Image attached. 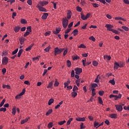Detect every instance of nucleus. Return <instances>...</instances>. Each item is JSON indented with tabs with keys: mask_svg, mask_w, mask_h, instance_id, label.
Instances as JSON below:
<instances>
[{
	"mask_svg": "<svg viewBox=\"0 0 129 129\" xmlns=\"http://www.w3.org/2000/svg\"><path fill=\"white\" fill-rule=\"evenodd\" d=\"M69 22V21L67 19V18L66 17L65 18L62 19V27L64 29H66L67 28V26H68V23Z\"/></svg>",
	"mask_w": 129,
	"mask_h": 129,
	"instance_id": "1",
	"label": "nucleus"
},
{
	"mask_svg": "<svg viewBox=\"0 0 129 129\" xmlns=\"http://www.w3.org/2000/svg\"><path fill=\"white\" fill-rule=\"evenodd\" d=\"M9 63V58L7 56H5L2 59V64L3 65H7Z\"/></svg>",
	"mask_w": 129,
	"mask_h": 129,
	"instance_id": "2",
	"label": "nucleus"
},
{
	"mask_svg": "<svg viewBox=\"0 0 129 129\" xmlns=\"http://www.w3.org/2000/svg\"><path fill=\"white\" fill-rule=\"evenodd\" d=\"M75 71L76 72V74L80 75L82 73V69L80 68H76L75 69Z\"/></svg>",
	"mask_w": 129,
	"mask_h": 129,
	"instance_id": "3",
	"label": "nucleus"
},
{
	"mask_svg": "<svg viewBox=\"0 0 129 129\" xmlns=\"http://www.w3.org/2000/svg\"><path fill=\"white\" fill-rule=\"evenodd\" d=\"M36 8H37V9H38V10L40 12H47V10H46V9H45L44 8H43L42 6H40V5L39 4H38L37 5Z\"/></svg>",
	"mask_w": 129,
	"mask_h": 129,
	"instance_id": "4",
	"label": "nucleus"
},
{
	"mask_svg": "<svg viewBox=\"0 0 129 129\" xmlns=\"http://www.w3.org/2000/svg\"><path fill=\"white\" fill-rule=\"evenodd\" d=\"M48 4H49L48 2L47 1H40L39 3V6L40 7H44V6H46V5H48Z\"/></svg>",
	"mask_w": 129,
	"mask_h": 129,
	"instance_id": "5",
	"label": "nucleus"
},
{
	"mask_svg": "<svg viewBox=\"0 0 129 129\" xmlns=\"http://www.w3.org/2000/svg\"><path fill=\"white\" fill-rule=\"evenodd\" d=\"M115 106L116 107V110H117L118 111H122L123 108H122V106H121V105L116 104L115 105Z\"/></svg>",
	"mask_w": 129,
	"mask_h": 129,
	"instance_id": "6",
	"label": "nucleus"
},
{
	"mask_svg": "<svg viewBox=\"0 0 129 129\" xmlns=\"http://www.w3.org/2000/svg\"><path fill=\"white\" fill-rule=\"evenodd\" d=\"M60 49H59L58 47H56L55 48H54V55L55 56H56L57 55H58V54H60Z\"/></svg>",
	"mask_w": 129,
	"mask_h": 129,
	"instance_id": "7",
	"label": "nucleus"
},
{
	"mask_svg": "<svg viewBox=\"0 0 129 129\" xmlns=\"http://www.w3.org/2000/svg\"><path fill=\"white\" fill-rule=\"evenodd\" d=\"M105 28H107V31H110V30H112L111 29L113 28V26L110 24H106Z\"/></svg>",
	"mask_w": 129,
	"mask_h": 129,
	"instance_id": "8",
	"label": "nucleus"
},
{
	"mask_svg": "<svg viewBox=\"0 0 129 129\" xmlns=\"http://www.w3.org/2000/svg\"><path fill=\"white\" fill-rule=\"evenodd\" d=\"M61 32V28H56L55 31H52V32L54 35H57V34H59Z\"/></svg>",
	"mask_w": 129,
	"mask_h": 129,
	"instance_id": "9",
	"label": "nucleus"
},
{
	"mask_svg": "<svg viewBox=\"0 0 129 129\" xmlns=\"http://www.w3.org/2000/svg\"><path fill=\"white\" fill-rule=\"evenodd\" d=\"M76 120L77 121H85V117H79V118H76Z\"/></svg>",
	"mask_w": 129,
	"mask_h": 129,
	"instance_id": "10",
	"label": "nucleus"
},
{
	"mask_svg": "<svg viewBox=\"0 0 129 129\" xmlns=\"http://www.w3.org/2000/svg\"><path fill=\"white\" fill-rule=\"evenodd\" d=\"M48 16H49V14L48 13H44V14L42 16V20H46L47 18L48 17Z\"/></svg>",
	"mask_w": 129,
	"mask_h": 129,
	"instance_id": "11",
	"label": "nucleus"
},
{
	"mask_svg": "<svg viewBox=\"0 0 129 129\" xmlns=\"http://www.w3.org/2000/svg\"><path fill=\"white\" fill-rule=\"evenodd\" d=\"M72 15V12H71V11H69L67 14V19H68L69 20H70V19H71Z\"/></svg>",
	"mask_w": 129,
	"mask_h": 129,
	"instance_id": "12",
	"label": "nucleus"
},
{
	"mask_svg": "<svg viewBox=\"0 0 129 129\" xmlns=\"http://www.w3.org/2000/svg\"><path fill=\"white\" fill-rule=\"evenodd\" d=\"M33 46H34V44H31L29 46L26 48L25 51H30V50L32 49V48H33Z\"/></svg>",
	"mask_w": 129,
	"mask_h": 129,
	"instance_id": "13",
	"label": "nucleus"
},
{
	"mask_svg": "<svg viewBox=\"0 0 129 129\" xmlns=\"http://www.w3.org/2000/svg\"><path fill=\"white\" fill-rule=\"evenodd\" d=\"M21 30V27L20 26H16L14 28V31L15 33H18Z\"/></svg>",
	"mask_w": 129,
	"mask_h": 129,
	"instance_id": "14",
	"label": "nucleus"
},
{
	"mask_svg": "<svg viewBox=\"0 0 129 129\" xmlns=\"http://www.w3.org/2000/svg\"><path fill=\"white\" fill-rule=\"evenodd\" d=\"M104 60H107L108 61H109V60L111 59V57L109 55H104Z\"/></svg>",
	"mask_w": 129,
	"mask_h": 129,
	"instance_id": "15",
	"label": "nucleus"
},
{
	"mask_svg": "<svg viewBox=\"0 0 129 129\" xmlns=\"http://www.w3.org/2000/svg\"><path fill=\"white\" fill-rule=\"evenodd\" d=\"M78 33H79L78 29H75L73 31L72 34H73L74 36H76L78 34Z\"/></svg>",
	"mask_w": 129,
	"mask_h": 129,
	"instance_id": "16",
	"label": "nucleus"
},
{
	"mask_svg": "<svg viewBox=\"0 0 129 129\" xmlns=\"http://www.w3.org/2000/svg\"><path fill=\"white\" fill-rule=\"evenodd\" d=\"M110 117H111V118H117V115L115 113H113L110 115Z\"/></svg>",
	"mask_w": 129,
	"mask_h": 129,
	"instance_id": "17",
	"label": "nucleus"
},
{
	"mask_svg": "<svg viewBox=\"0 0 129 129\" xmlns=\"http://www.w3.org/2000/svg\"><path fill=\"white\" fill-rule=\"evenodd\" d=\"M70 82H71V81L69 79L67 81V82H65L64 83V88H66V87H67V86L68 87V85H69V84H70Z\"/></svg>",
	"mask_w": 129,
	"mask_h": 129,
	"instance_id": "18",
	"label": "nucleus"
},
{
	"mask_svg": "<svg viewBox=\"0 0 129 129\" xmlns=\"http://www.w3.org/2000/svg\"><path fill=\"white\" fill-rule=\"evenodd\" d=\"M62 104H63V101H61V102H60L58 104H57L55 107V109H58V108H59V107H60V105H62Z\"/></svg>",
	"mask_w": 129,
	"mask_h": 129,
	"instance_id": "19",
	"label": "nucleus"
},
{
	"mask_svg": "<svg viewBox=\"0 0 129 129\" xmlns=\"http://www.w3.org/2000/svg\"><path fill=\"white\" fill-rule=\"evenodd\" d=\"M118 67H119V64L116 62H115L114 69L117 70V69H118Z\"/></svg>",
	"mask_w": 129,
	"mask_h": 129,
	"instance_id": "20",
	"label": "nucleus"
},
{
	"mask_svg": "<svg viewBox=\"0 0 129 129\" xmlns=\"http://www.w3.org/2000/svg\"><path fill=\"white\" fill-rule=\"evenodd\" d=\"M26 40V39H25L24 37H22L20 39V42L21 45H23L24 44V42Z\"/></svg>",
	"mask_w": 129,
	"mask_h": 129,
	"instance_id": "21",
	"label": "nucleus"
},
{
	"mask_svg": "<svg viewBox=\"0 0 129 129\" xmlns=\"http://www.w3.org/2000/svg\"><path fill=\"white\" fill-rule=\"evenodd\" d=\"M78 90V87L76 85H74L73 89V91L75 92H77Z\"/></svg>",
	"mask_w": 129,
	"mask_h": 129,
	"instance_id": "22",
	"label": "nucleus"
},
{
	"mask_svg": "<svg viewBox=\"0 0 129 129\" xmlns=\"http://www.w3.org/2000/svg\"><path fill=\"white\" fill-rule=\"evenodd\" d=\"M72 97L75 98L77 96V92H72Z\"/></svg>",
	"mask_w": 129,
	"mask_h": 129,
	"instance_id": "23",
	"label": "nucleus"
},
{
	"mask_svg": "<svg viewBox=\"0 0 129 129\" xmlns=\"http://www.w3.org/2000/svg\"><path fill=\"white\" fill-rule=\"evenodd\" d=\"M81 18L83 21H85L86 19V16L84 15L83 14H81Z\"/></svg>",
	"mask_w": 129,
	"mask_h": 129,
	"instance_id": "24",
	"label": "nucleus"
},
{
	"mask_svg": "<svg viewBox=\"0 0 129 129\" xmlns=\"http://www.w3.org/2000/svg\"><path fill=\"white\" fill-rule=\"evenodd\" d=\"M76 84L77 85V86H80V79H78L76 80Z\"/></svg>",
	"mask_w": 129,
	"mask_h": 129,
	"instance_id": "25",
	"label": "nucleus"
},
{
	"mask_svg": "<svg viewBox=\"0 0 129 129\" xmlns=\"http://www.w3.org/2000/svg\"><path fill=\"white\" fill-rule=\"evenodd\" d=\"M53 112V110L52 109H49L46 113V115L48 116L49 114H51Z\"/></svg>",
	"mask_w": 129,
	"mask_h": 129,
	"instance_id": "26",
	"label": "nucleus"
},
{
	"mask_svg": "<svg viewBox=\"0 0 129 129\" xmlns=\"http://www.w3.org/2000/svg\"><path fill=\"white\" fill-rule=\"evenodd\" d=\"M54 102V99H50L48 101V105H51Z\"/></svg>",
	"mask_w": 129,
	"mask_h": 129,
	"instance_id": "27",
	"label": "nucleus"
},
{
	"mask_svg": "<svg viewBox=\"0 0 129 129\" xmlns=\"http://www.w3.org/2000/svg\"><path fill=\"white\" fill-rule=\"evenodd\" d=\"M109 83H111L112 85H115V81H114V79L111 80L109 81Z\"/></svg>",
	"mask_w": 129,
	"mask_h": 129,
	"instance_id": "28",
	"label": "nucleus"
},
{
	"mask_svg": "<svg viewBox=\"0 0 129 129\" xmlns=\"http://www.w3.org/2000/svg\"><path fill=\"white\" fill-rule=\"evenodd\" d=\"M72 120H73V118H70L69 120L67 122V125H69V124L71 123V121H72Z\"/></svg>",
	"mask_w": 129,
	"mask_h": 129,
	"instance_id": "29",
	"label": "nucleus"
},
{
	"mask_svg": "<svg viewBox=\"0 0 129 129\" xmlns=\"http://www.w3.org/2000/svg\"><path fill=\"white\" fill-rule=\"evenodd\" d=\"M52 86H53V82H50L47 86V88H52Z\"/></svg>",
	"mask_w": 129,
	"mask_h": 129,
	"instance_id": "30",
	"label": "nucleus"
},
{
	"mask_svg": "<svg viewBox=\"0 0 129 129\" xmlns=\"http://www.w3.org/2000/svg\"><path fill=\"white\" fill-rule=\"evenodd\" d=\"M98 102L100 104H102L103 103V101H102V99L101 98V97H98Z\"/></svg>",
	"mask_w": 129,
	"mask_h": 129,
	"instance_id": "31",
	"label": "nucleus"
},
{
	"mask_svg": "<svg viewBox=\"0 0 129 129\" xmlns=\"http://www.w3.org/2000/svg\"><path fill=\"white\" fill-rule=\"evenodd\" d=\"M3 88H7V89H11V87L9 85H3Z\"/></svg>",
	"mask_w": 129,
	"mask_h": 129,
	"instance_id": "32",
	"label": "nucleus"
},
{
	"mask_svg": "<svg viewBox=\"0 0 129 129\" xmlns=\"http://www.w3.org/2000/svg\"><path fill=\"white\" fill-rule=\"evenodd\" d=\"M110 31H111V32H112L114 34H116V35H118L119 34L117 30H115L114 29L110 30Z\"/></svg>",
	"mask_w": 129,
	"mask_h": 129,
	"instance_id": "33",
	"label": "nucleus"
},
{
	"mask_svg": "<svg viewBox=\"0 0 129 129\" xmlns=\"http://www.w3.org/2000/svg\"><path fill=\"white\" fill-rule=\"evenodd\" d=\"M23 53V49H20L18 53V57H21V55Z\"/></svg>",
	"mask_w": 129,
	"mask_h": 129,
	"instance_id": "34",
	"label": "nucleus"
},
{
	"mask_svg": "<svg viewBox=\"0 0 129 129\" xmlns=\"http://www.w3.org/2000/svg\"><path fill=\"white\" fill-rule=\"evenodd\" d=\"M53 126V122H50L48 124L47 127L48 128H51V127H52Z\"/></svg>",
	"mask_w": 129,
	"mask_h": 129,
	"instance_id": "35",
	"label": "nucleus"
},
{
	"mask_svg": "<svg viewBox=\"0 0 129 129\" xmlns=\"http://www.w3.org/2000/svg\"><path fill=\"white\" fill-rule=\"evenodd\" d=\"M27 32H29V33H31L32 32V27L29 26L27 27Z\"/></svg>",
	"mask_w": 129,
	"mask_h": 129,
	"instance_id": "36",
	"label": "nucleus"
},
{
	"mask_svg": "<svg viewBox=\"0 0 129 129\" xmlns=\"http://www.w3.org/2000/svg\"><path fill=\"white\" fill-rule=\"evenodd\" d=\"M28 120H29L28 118L22 120L21 122V124H24V123H26V122H27Z\"/></svg>",
	"mask_w": 129,
	"mask_h": 129,
	"instance_id": "37",
	"label": "nucleus"
},
{
	"mask_svg": "<svg viewBox=\"0 0 129 129\" xmlns=\"http://www.w3.org/2000/svg\"><path fill=\"white\" fill-rule=\"evenodd\" d=\"M50 49H51V46H48L47 48L44 49L45 52H49Z\"/></svg>",
	"mask_w": 129,
	"mask_h": 129,
	"instance_id": "38",
	"label": "nucleus"
},
{
	"mask_svg": "<svg viewBox=\"0 0 129 129\" xmlns=\"http://www.w3.org/2000/svg\"><path fill=\"white\" fill-rule=\"evenodd\" d=\"M115 20H121V21H124V22L125 21V20L120 17H115Z\"/></svg>",
	"mask_w": 129,
	"mask_h": 129,
	"instance_id": "39",
	"label": "nucleus"
},
{
	"mask_svg": "<svg viewBox=\"0 0 129 129\" xmlns=\"http://www.w3.org/2000/svg\"><path fill=\"white\" fill-rule=\"evenodd\" d=\"M5 102H6V99H4L3 101L1 102L0 104V107H2L4 104H5Z\"/></svg>",
	"mask_w": 129,
	"mask_h": 129,
	"instance_id": "40",
	"label": "nucleus"
},
{
	"mask_svg": "<svg viewBox=\"0 0 129 129\" xmlns=\"http://www.w3.org/2000/svg\"><path fill=\"white\" fill-rule=\"evenodd\" d=\"M92 64H93V66H94L95 67H96V66H97V65H98V62H97L96 61H93L92 62Z\"/></svg>",
	"mask_w": 129,
	"mask_h": 129,
	"instance_id": "41",
	"label": "nucleus"
},
{
	"mask_svg": "<svg viewBox=\"0 0 129 129\" xmlns=\"http://www.w3.org/2000/svg\"><path fill=\"white\" fill-rule=\"evenodd\" d=\"M78 59H80V57L78 55H75L73 57V60H78Z\"/></svg>",
	"mask_w": 129,
	"mask_h": 129,
	"instance_id": "42",
	"label": "nucleus"
},
{
	"mask_svg": "<svg viewBox=\"0 0 129 129\" xmlns=\"http://www.w3.org/2000/svg\"><path fill=\"white\" fill-rule=\"evenodd\" d=\"M83 66H86V58L82 60Z\"/></svg>",
	"mask_w": 129,
	"mask_h": 129,
	"instance_id": "43",
	"label": "nucleus"
},
{
	"mask_svg": "<svg viewBox=\"0 0 129 129\" xmlns=\"http://www.w3.org/2000/svg\"><path fill=\"white\" fill-rule=\"evenodd\" d=\"M95 90L96 89L93 88L92 89V97H93V96H94V95H96V93H95Z\"/></svg>",
	"mask_w": 129,
	"mask_h": 129,
	"instance_id": "44",
	"label": "nucleus"
},
{
	"mask_svg": "<svg viewBox=\"0 0 129 129\" xmlns=\"http://www.w3.org/2000/svg\"><path fill=\"white\" fill-rule=\"evenodd\" d=\"M98 94H99V95H100V96H102L103 94H104V91H99Z\"/></svg>",
	"mask_w": 129,
	"mask_h": 129,
	"instance_id": "45",
	"label": "nucleus"
},
{
	"mask_svg": "<svg viewBox=\"0 0 129 129\" xmlns=\"http://www.w3.org/2000/svg\"><path fill=\"white\" fill-rule=\"evenodd\" d=\"M123 66H124V62H119V67L120 68H121V67H123Z\"/></svg>",
	"mask_w": 129,
	"mask_h": 129,
	"instance_id": "46",
	"label": "nucleus"
},
{
	"mask_svg": "<svg viewBox=\"0 0 129 129\" xmlns=\"http://www.w3.org/2000/svg\"><path fill=\"white\" fill-rule=\"evenodd\" d=\"M21 24H27V21L24 19H22L21 20Z\"/></svg>",
	"mask_w": 129,
	"mask_h": 129,
	"instance_id": "47",
	"label": "nucleus"
},
{
	"mask_svg": "<svg viewBox=\"0 0 129 129\" xmlns=\"http://www.w3.org/2000/svg\"><path fill=\"white\" fill-rule=\"evenodd\" d=\"M99 125V123L97 121H95L94 123V127H96V126H98Z\"/></svg>",
	"mask_w": 129,
	"mask_h": 129,
	"instance_id": "48",
	"label": "nucleus"
},
{
	"mask_svg": "<svg viewBox=\"0 0 129 129\" xmlns=\"http://www.w3.org/2000/svg\"><path fill=\"white\" fill-rule=\"evenodd\" d=\"M122 29H123V30H124V31H127L129 30L128 27L126 26H122Z\"/></svg>",
	"mask_w": 129,
	"mask_h": 129,
	"instance_id": "49",
	"label": "nucleus"
},
{
	"mask_svg": "<svg viewBox=\"0 0 129 129\" xmlns=\"http://www.w3.org/2000/svg\"><path fill=\"white\" fill-rule=\"evenodd\" d=\"M89 40H91V41H93V42H95V38L93 37V36H92L89 37Z\"/></svg>",
	"mask_w": 129,
	"mask_h": 129,
	"instance_id": "50",
	"label": "nucleus"
},
{
	"mask_svg": "<svg viewBox=\"0 0 129 129\" xmlns=\"http://www.w3.org/2000/svg\"><path fill=\"white\" fill-rule=\"evenodd\" d=\"M65 122H66V120L61 121L58 122V124H59V125H62V124H64V123H65Z\"/></svg>",
	"mask_w": 129,
	"mask_h": 129,
	"instance_id": "51",
	"label": "nucleus"
},
{
	"mask_svg": "<svg viewBox=\"0 0 129 129\" xmlns=\"http://www.w3.org/2000/svg\"><path fill=\"white\" fill-rule=\"evenodd\" d=\"M92 5H93V7H94V8H98V7H99V5L96 3H93Z\"/></svg>",
	"mask_w": 129,
	"mask_h": 129,
	"instance_id": "52",
	"label": "nucleus"
},
{
	"mask_svg": "<svg viewBox=\"0 0 129 129\" xmlns=\"http://www.w3.org/2000/svg\"><path fill=\"white\" fill-rule=\"evenodd\" d=\"M67 63L68 67H70L71 66V61L69 60H67Z\"/></svg>",
	"mask_w": 129,
	"mask_h": 129,
	"instance_id": "53",
	"label": "nucleus"
},
{
	"mask_svg": "<svg viewBox=\"0 0 129 129\" xmlns=\"http://www.w3.org/2000/svg\"><path fill=\"white\" fill-rule=\"evenodd\" d=\"M78 48H83L84 49H85V48H86V46H85L84 44H81L80 46H78Z\"/></svg>",
	"mask_w": 129,
	"mask_h": 129,
	"instance_id": "54",
	"label": "nucleus"
},
{
	"mask_svg": "<svg viewBox=\"0 0 129 129\" xmlns=\"http://www.w3.org/2000/svg\"><path fill=\"white\" fill-rule=\"evenodd\" d=\"M97 86H98V85H97V84L94 83L92 84V87L93 88H95L96 87H97Z\"/></svg>",
	"mask_w": 129,
	"mask_h": 129,
	"instance_id": "55",
	"label": "nucleus"
},
{
	"mask_svg": "<svg viewBox=\"0 0 129 129\" xmlns=\"http://www.w3.org/2000/svg\"><path fill=\"white\" fill-rule=\"evenodd\" d=\"M18 51H19V49H15L12 52V54L15 55V54H17V53H18Z\"/></svg>",
	"mask_w": 129,
	"mask_h": 129,
	"instance_id": "56",
	"label": "nucleus"
},
{
	"mask_svg": "<svg viewBox=\"0 0 129 129\" xmlns=\"http://www.w3.org/2000/svg\"><path fill=\"white\" fill-rule=\"evenodd\" d=\"M16 107H14L12 109V113L13 114H14V115L16 114Z\"/></svg>",
	"mask_w": 129,
	"mask_h": 129,
	"instance_id": "57",
	"label": "nucleus"
},
{
	"mask_svg": "<svg viewBox=\"0 0 129 129\" xmlns=\"http://www.w3.org/2000/svg\"><path fill=\"white\" fill-rule=\"evenodd\" d=\"M77 11L78 12H81L82 11V9L81 7H77Z\"/></svg>",
	"mask_w": 129,
	"mask_h": 129,
	"instance_id": "58",
	"label": "nucleus"
},
{
	"mask_svg": "<svg viewBox=\"0 0 129 129\" xmlns=\"http://www.w3.org/2000/svg\"><path fill=\"white\" fill-rule=\"evenodd\" d=\"M7 111V108H0V111H3L4 112H5V111Z\"/></svg>",
	"mask_w": 129,
	"mask_h": 129,
	"instance_id": "59",
	"label": "nucleus"
},
{
	"mask_svg": "<svg viewBox=\"0 0 129 129\" xmlns=\"http://www.w3.org/2000/svg\"><path fill=\"white\" fill-rule=\"evenodd\" d=\"M30 35V32H28V31H26L24 34V37H27V36Z\"/></svg>",
	"mask_w": 129,
	"mask_h": 129,
	"instance_id": "60",
	"label": "nucleus"
},
{
	"mask_svg": "<svg viewBox=\"0 0 129 129\" xmlns=\"http://www.w3.org/2000/svg\"><path fill=\"white\" fill-rule=\"evenodd\" d=\"M75 75V72H74V70L72 71L71 77H74Z\"/></svg>",
	"mask_w": 129,
	"mask_h": 129,
	"instance_id": "61",
	"label": "nucleus"
},
{
	"mask_svg": "<svg viewBox=\"0 0 129 129\" xmlns=\"http://www.w3.org/2000/svg\"><path fill=\"white\" fill-rule=\"evenodd\" d=\"M71 31V29H67L65 31V34H68V33H70Z\"/></svg>",
	"mask_w": 129,
	"mask_h": 129,
	"instance_id": "62",
	"label": "nucleus"
},
{
	"mask_svg": "<svg viewBox=\"0 0 129 129\" xmlns=\"http://www.w3.org/2000/svg\"><path fill=\"white\" fill-rule=\"evenodd\" d=\"M27 4L28 5H29V6H32V0H28L27 1Z\"/></svg>",
	"mask_w": 129,
	"mask_h": 129,
	"instance_id": "63",
	"label": "nucleus"
},
{
	"mask_svg": "<svg viewBox=\"0 0 129 129\" xmlns=\"http://www.w3.org/2000/svg\"><path fill=\"white\" fill-rule=\"evenodd\" d=\"M54 85V86H58V85H59V82H58L57 81H55Z\"/></svg>",
	"mask_w": 129,
	"mask_h": 129,
	"instance_id": "64",
	"label": "nucleus"
}]
</instances>
